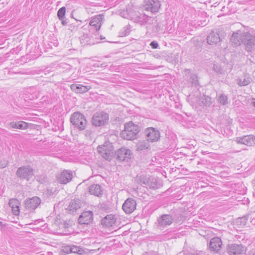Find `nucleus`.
<instances>
[{
  "instance_id": "obj_11",
  "label": "nucleus",
  "mask_w": 255,
  "mask_h": 255,
  "mask_svg": "<svg viewBox=\"0 0 255 255\" xmlns=\"http://www.w3.org/2000/svg\"><path fill=\"white\" fill-rule=\"evenodd\" d=\"M73 177L71 171L64 170L57 175L58 181L61 184H66L69 182Z\"/></svg>"
},
{
  "instance_id": "obj_29",
  "label": "nucleus",
  "mask_w": 255,
  "mask_h": 255,
  "mask_svg": "<svg viewBox=\"0 0 255 255\" xmlns=\"http://www.w3.org/2000/svg\"><path fill=\"white\" fill-rule=\"evenodd\" d=\"M136 147L138 150H143L148 149L149 147V144L148 142L145 141H141L137 143Z\"/></svg>"
},
{
  "instance_id": "obj_1",
  "label": "nucleus",
  "mask_w": 255,
  "mask_h": 255,
  "mask_svg": "<svg viewBox=\"0 0 255 255\" xmlns=\"http://www.w3.org/2000/svg\"><path fill=\"white\" fill-rule=\"evenodd\" d=\"M231 42L235 46H239L242 43L247 51H251L255 46V31L245 32L238 30L233 33Z\"/></svg>"
},
{
  "instance_id": "obj_31",
  "label": "nucleus",
  "mask_w": 255,
  "mask_h": 255,
  "mask_svg": "<svg viewBox=\"0 0 255 255\" xmlns=\"http://www.w3.org/2000/svg\"><path fill=\"white\" fill-rule=\"evenodd\" d=\"M66 12V8L64 6L61 7L57 12V16L59 19L64 18Z\"/></svg>"
},
{
  "instance_id": "obj_24",
  "label": "nucleus",
  "mask_w": 255,
  "mask_h": 255,
  "mask_svg": "<svg viewBox=\"0 0 255 255\" xmlns=\"http://www.w3.org/2000/svg\"><path fill=\"white\" fill-rule=\"evenodd\" d=\"M19 202L17 199H11L9 201V205L15 215H18L19 213Z\"/></svg>"
},
{
  "instance_id": "obj_5",
  "label": "nucleus",
  "mask_w": 255,
  "mask_h": 255,
  "mask_svg": "<svg viewBox=\"0 0 255 255\" xmlns=\"http://www.w3.org/2000/svg\"><path fill=\"white\" fill-rule=\"evenodd\" d=\"M16 175L21 179L29 180L33 175V170L29 165L19 167L16 171Z\"/></svg>"
},
{
  "instance_id": "obj_27",
  "label": "nucleus",
  "mask_w": 255,
  "mask_h": 255,
  "mask_svg": "<svg viewBox=\"0 0 255 255\" xmlns=\"http://www.w3.org/2000/svg\"><path fill=\"white\" fill-rule=\"evenodd\" d=\"M81 207V203L79 200H72L68 206V210L71 213L76 212Z\"/></svg>"
},
{
  "instance_id": "obj_28",
  "label": "nucleus",
  "mask_w": 255,
  "mask_h": 255,
  "mask_svg": "<svg viewBox=\"0 0 255 255\" xmlns=\"http://www.w3.org/2000/svg\"><path fill=\"white\" fill-rule=\"evenodd\" d=\"M91 38L88 34H84L80 37V41L82 46L91 44Z\"/></svg>"
},
{
  "instance_id": "obj_36",
  "label": "nucleus",
  "mask_w": 255,
  "mask_h": 255,
  "mask_svg": "<svg viewBox=\"0 0 255 255\" xmlns=\"http://www.w3.org/2000/svg\"><path fill=\"white\" fill-rule=\"evenodd\" d=\"M8 164V161L6 160H0V168H4Z\"/></svg>"
},
{
  "instance_id": "obj_46",
  "label": "nucleus",
  "mask_w": 255,
  "mask_h": 255,
  "mask_svg": "<svg viewBox=\"0 0 255 255\" xmlns=\"http://www.w3.org/2000/svg\"><path fill=\"white\" fill-rule=\"evenodd\" d=\"M204 23H201V24L203 25H206V23H205V21H204Z\"/></svg>"
},
{
  "instance_id": "obj_39",
  "label": "nucleus",
  "mask_w": 255,
  "mask_h": 255,
  "mask_svg": "<svg viewBox=\"0 0 255 255\" xmlns=\"http://www.w3.org/2000/svg\"><path fill=\"white\" fill-rule=\"evenodd\" d=\"M10 125L11 128H17V123H14V122L10 123Z\"/></svg>"
},
{
  "instance_id": "obj_2",
  "label": "nucleus",
  "mask_w": 255,
  "mask_h": 255,
  "mask_svg": "<svg viewBox=\"0 0 255 255\" xmlns=\"http://www.w3.org/2000/svg\"><path fill=\"white\" fill-rule=\"evenodd\" d=\"M139 131V126L130 122L125 125V129L121 132V136L127 140H132L136 138Z\"/></svg>"
},
{
  "instance_id": "obj_38",
  "label": "nucleus",
  "mask_w": 255,
  "mask_h": 255,
  "mask_svg": "<svg viewBox=\"0 0 255 255\" xmlns=\"http://www.w3.org/2000/svg\"><path fill=\"white\" fill-rule=\"evenodd\" d=\"M150 45L151 46V47L153 48V49H156L158 48V44L157 42L155 41H152L150 44Z\"/></svg>"
},
{
  "instance_id": "obj_30",
  "label": "nucleus",
  "mask_w": 255,
  "mask_h": 255,
  "mask_svg": "<svg viewBox=\"0 0 255 255\" xmlns=\"http://www.w3.org/2000/svg\"><path fill=\"white\" fill-rule=\"evenodd\" d=\"M71 253H75L81 255L83 254L84 251L82 248L76 246H71Z\"/></svg>"
},
{
  "instance_id": "obj_18",
  "label": "nucleus",
  "mask_w": 255,
  "mask_h": 255,
  "mask_svg": "<svg viewBox=\"0 0 255 255\" xmlns=\"http://www.w3.org/2000/svg\"><path fill=\"white\" fill-rule=\"evenodd\" d=\"M93 212L90 211H85L80 216L78 221L81 224H89L93 220Z\"/></svg>"
},
{
  "instance_id": "obj_37",
  "label": "nucleus",
  "mask_w": 255,
  "mask_h": 255,
  "mask_svg": "<svg viewBox=\"0 0 255 255\" xmlns=\"http://www.w3.org/2000/svg\"><path fill=\"white\" fill-rule=\"evenodd\" d=\"M71 246H67L64 247L63 249V252L66 254L71 253Z\"/></svg>"
},
{
  "instance_id": "obj_23",
  "label": "nucleus",
  "mask_w": 255,
  "mask_h": 255,
  "mask_svg": "<svg viewBox=\"0 0 255 255\" xmlns=\"http://www.w3.org/2000/svg\"><path fill=\"white\" fill-rule=\"evenodd\" d=\"M70 88L72 91L75 93H84L87 92L91 87L90 86H83L81 84H73Z\"/></svg>"
},
{
  "instance_id": "obj_45",
  "label": "nucleus",
  "mask_w": 255,
  "mask_h": 255,
  "mask_svg": "<svg viewBox=\"0 0 255 255\" xmlns=\"http://www.w3.org/2000/svg\"><path fill=\"white\" fill-rule=\"evenodd\" d=\"M249 255H255V252L253 253H251Z\"/></svg>"
},
{
  "instance_id": "obj_3",
  "label": "nucleus",
  "mask_w": 255,
  "mask_h": 255,
  "mask_svg": "<svg viewBox=\"0 0 255 255\" xmlns=\"http://www.w3.org/2000/svg\"><path fill=\"white\" fill-rule=\"evenodd\" d=\"M70 122L75 128L81 130L85 129L87 125L85 116L78 112H75L72 115Z\"/></svg>"
},
{
  "instance_id": "obj_42",
  "label": "nucleus",
  "mask_w": 255,
  "mask_h": 255,
  "mask_svg": "<svg viewBox=\"0 0 255 255\" xmlns=\"http://www.w3.org/2000/svg\"><path fill=\"white\" fill-rule=\"evenodd\" d=\"M204 97H201L199 98V104L200 105V102L202 103H204Z\"/></svg>"
},
{
  "instance_id": "obj_4",
  "label": "nucleus",
  "mask_w": 255,
  "mask_h": 255,
  "mask_svg": "<svg viewBox=\"0 0 255 255\" xmlns=\"http://www.w3.org/2000/svg\"><path fill=\"white\" fill-rule=\"evenodd\" d=\"M97 149L98 152L104 158L108 160L112 159L114 151L111 143L105 142L103 145L98 146Z\"/></svg>"
},
{
  "instance_id": "obj_32",
  "label": "nucleus",
  "mask_w": 255,
  "mask_h": 255,
  "mask_svg": "<svg viewBox=\"0 0 255 255\" xmlns=\"http://www.w3.org/2000/svg\"><path fill=\"white\" fill-rule=\"evenodd\" d=\"M218 102L223 105H225L228 104L227 96L224 94H221L218 98Z\"/></svg>"
},
{
  "instance_id": "obj_21",
  "label": "nucleus",
  "mask_w": 255,
  "mask_h": 255,
  "mask_svg": "<svg viewBox=\"0 0 255 255\" xmlns=\"http://www.w3.org/2000/svg\"><path fill=\"white\" fill-rule=\"evenodd\" d=\"M252 81V78L248 74H244L237 79V83L239 86H245Z\"/></svg>"
},
{
  "instance_id": "obj_17",
  "label": "nucleus",
  "mask_w": 255,
  "mask_h": 255,
  "mask_svg": "<svg viewBox=\"0 0 255 255\" xmlns=\"http://www.w3.org/2000/svg\"><path fill=\"white\" fill-rule=\"evenodd\" d=\"M173 222V218L169 215H163L158 219V226L163 228L170 225Z\"/></svg>"
},
{
  "instance_id": "obj_34",
  "label": "nucleus",
  "mask_w": 255,
  "mask_h": 255,
  "mask_svg": "<svg viewBox=\"0 0 255 255\" xmlns=\"http://www.w3.org/2000/svg\"><path fill=\"white\" fill-rule=\"evenodd\" d=\"M190 82L192 83V85L197 86L198 85L199 83L197 80V76L195 74H192L191 75L190 78Z\"/></svg>"
},
{
  "instance_id": "obj_20",
  "label": "nucleus",
  "mask_w": 255,
  "mask_h": 255,
  "mask_svg": "<svg viewBox=\"0 0 255 255\" xmlns=\"http://www.w3.org/2000/svg\"><path fill=\"white\" fill-rule=\"evenodd\" d=\"M222 242L221 240L218 237L212 238L209 244V247L211 250L218 252L221 249Z\"/></svg>"
},
{
  "instance_id": "obj_10",
  "label": "nucleus",
  "mask_w": 255,
  "mask_h": 255,
  "mask_svg": "<svg viewBox=\"0 0 255 255\" xmlns=\"http://www.w3.org/2000/svg\"><path fill=\"white\" fill-rule=\"evenodd\" d=\"M161 3L159 0H146L144 7L146 10L150 11L152 13H156L158 12Z\"/></svg>"
},
{
  "instance_id": "obj_7",
  "label": "nucleus",
  "mask_w": 255,
  "mask_h": 255,
  "mask_svg": "<svg viewBox=\"0 0 255 255\" xmlns=\"http://www.w3.org/2000/svg\"><path fill=\"white\" fill-rule=\"evenodd\" d=\"M246 252V247L241 244H231L228 246L227 252L230 255L245 254Z\"/></svg>"
},
{
  "instance_id": "obj_14",
  "label": "nucleus",
  "mask_w": 255,
  "mask_h": 255,
  "mask_svg": "<svg viewBox=\"0 0 255 255\" xmlns=\"http://www.w3.org/2000/svg\"><path fill=\"white\" fill-rule=\"evenodd\" d=\"M104 16L102 14H99L92 17L89 25L93 27L96 31L99 30L104 20Z\"/></svg>"
},
{
  "instance_id": "obj_12",
  "label": "nucleus",
  "mask_w": 255,
  "mask_h": 255,
  "mask_svg": "<svg viewBox=\"0 0 255 255\" xmlns=\"http://www.w3.org/2000/svg\"><path fill=\"white\" fill-rule=\"evenodd\" d=\"M136 206L135 200L131 198H128L123 204L122 208L126 213L129 214L134 211Z\"/></svg>"
},
{
  "instance_id": "obj_26",
  "label": "nucleus",
  "mask_w": 255,
  "mask_h": 255,
  "mask_svg": "<svg viewBox=\"0 0 255 255\" xmlns=\"http://www.w3.org/2000/svg\"><path fill=\"white\" fill-rule=\"evenodd\" d=\"M153 20L151 17H149L147 15L143 13H138L135 17L134 18L135 22L139 23L141 25L146 23L149 20Z\"/></svg>"
},
{
  "instance_id": "obj_9",
  "label": "nucleus",
  "mask_w": 255,
  "mask_h": 255,
  "mask_svg": "<svg viewBox=\"0 0 255 255\" xmlns=\"http://www.w3.org/2000/svg\"><path fill=\"white\" fill-rule=\"evenodd\" d=\"M41 203L40 199L34 196L26 199L24 201L25 208L29 212L34 211Z\"/></svg>"
},
{
  "instance_id": "obj_40",
  "label": "nucleus",
  "mask_w": 255,
  "mask_h": 255,
  "mask_svg": "<svg viewBox=\"0 0 255 255\" xmlns=\"http://www.w3.org/2000/svg\"><path fill=\"white\" fill-rule=\"evenodd\" d=\"M60 20H61V23L63 25L65 26V25H67V21L66 19H64V18H63L62 19H60Z\"/></svg>"
},
{
  "instance_id": "obj_25",
  "label": "nucleus",
  "mask_w": 255,
  "mask_h": 255,
  "mask_svg": "<svg viewBox=\"0 0 255 255\" xmlns=\"http://www.w3.org/2000/svg\"><path fill=\"white\" fill-rule=\"evenodd\" d=\"M89 191L90 194L96 196H100L103 194V189L102 187L99 184L91 185L89 187Z\"/></svg>"
},
{
  "instance_id": "obj_15",
  "label": "nucleus",
  "mask_w": 255,
  "mask_h": 255,
  "mask_svg": "<svg viewBox=\"0 0 255 255\" xmlns=\"http://www.w3.org/2000/svg\"><path fill=\"white\" fill-rule=\"evenodd\" d=\"M131 151L126 148H121L117 151L118 158L121 161H128L130 158Z\"/></svg>"
},
{
  "instance_id": "obj_44",
  "label": "nucleus",
  "mask_w": 255,
  "mask_h": 255,
  "mask_svg": "<svg viewBox=\"0 0 255 255\" xmlns=\"http://www.w3.org/2000/svg\"><path fill=\"white\" fill-rule=\"evenodd\" d=\"M47 97H43V99H44L43 100L44 101H46V99H47Z\"/></svg>"
},
{
  "instance_id": "obj_16",
  "label": "nucleus",
  "mask_w": 255,
  "mask_h": 255,
  "mask_svg": "<svg viewBox=\"0 0 255 255\" xmlns=\"http://www.w3.org/2000/svg\"><path fill=\"white\" fill-rule=\"evenodd\" d=\"M221 40L219 30L212 31L207 37V42L208 44H216Z\"/></svg>"
},
{
  "instance_id": "obj_35",
  "label": "nucleus",
  "mask_w": 255,
  "mask_h": 255,
  "mask_svg": "<svg viewBox=\"0 0 255 255\" xmlns=\"http://www.w3.org/2000/svg\"><path fill=\"white\" fill-rule=\"evenodd\" d=\"M247 222V218L246 217H242L238 219L237 222L239 224L240 223V225L244 226L246 225Z\"/></svg>"
},
{
  "instance_id": "obj_43",
  "label": "nucleus",
  "mask_w": 255,
  "mask_h": 255,
  "mask_svg": "<svg viewBox=\"0 0 255 255\" xmlns=\"http://www.w3.org/2000/svg\"><path fill=\"white\" fill-rule=\"evenodd\" d=\"M252 105L255 108V99H253L252 102Z\"/></svg>"
},
{
  "instance_id": "obj_13",
  "label": "nucleus",
  "mask_w": 255,
  "mask_h": 255,
  "mask_svg": "<svg viewBox=\"0 0 255 255\" xmlns=\"http://www.w3.org/2000/svg\"><path fill=\"white\" fill-rule=\"evenodd\" d=\"M235 141L240 144H243L248 146H252L255 144V136L248 135L241 137H238Z\"/></svg>"
},
{
  "instance_id": "obj_22",
  "label": "nucleus",
  "mask_w": 255,
  "mask_h": 255,
  "mask_svg": "<svg viewBox=\"0 0 255 255\" xmlns=\"http://www.w3.org/2000/svg\"><path fill=\"white\" fill-rule=\"evenodd\" d=\"M115 216L112 214L108 215L102 220V224L107 227H112L116 222Z\"/></svg>"
},
{
  "instance_id": "obj_8",
  "label": "nucleus",
  "mask_w": 255,
  "mask_h": 255,
  "mask_svg": "<svg viewBox=\"0 0 255 255\" xmlns=\"http://www.w3.org/2000/svg\"><path fill=\"white\" fill-rule=\"evenodd\" d=\"M146 140L152 142L158 141L160 137V131L156 128L150 127L145 130Z\"/></svg>"
},
{
  "instance_id": "obj_19",
  "label": "nucleus",
  "mask_w": 255,
  "mask_h": 255,
  "mask_svg": "<svg viewBox=\"0 0 255 255\" xmlns=\"http://www.w3.org/2000/svg\"><path fill=\"white\" fill-rule=\"evenodd\" d=\"M136 181L138 183L141 185L143 187H149L150 188H154L155 185H152L150 184V179L148 177L143 174L137 176L136 178Z\"/></svg>"
},
{
  "instance_id": "obj_33",
  "label": "nucleus",
  "mask_w": 255,
  "mask_h": 255,
  "mask_svg": "<svg viewBox=\"0 0 255 255\" xmlns=\"http://www.w3.org/2000/svg\"><path fill=\"white\" fill-rule=\"evenodd\" d=\"M27 123L23 121H19L17 122V128L20 129H25L27 128Z\"/></svg>"
},
{
  "instance_id": "obj_41",
  "label": "nucleus",
  "mask_w": 255,
  "mask_h": 255,
  "mask_svg": "<svg viewBox=\"0 0 255 255\" xmlns=\"http://www.w3.org/2000/svg\"><path fill=\"white\" fill-rule=\"evenodd\" d=\"M187 255H200L199 253H198V252H193V253H189Z\"/></svg>"
},
{
  "instance_id": "obj_6",
  "label": "nucleus",
  "mask_w": 255,
  "mask_h": 255,
  "mask_svg": "<svg viewBox=\"0 0 255 255\" xmlns=\"http://www.w3.org/2000/svg\"><path fill=\"white\" fill-rule=\"evenodd\" d=\"M109 120V115L103 112L96 113L92 118V124L95 126H101L107 123Z\"/></svg>"
}]
</instances>
